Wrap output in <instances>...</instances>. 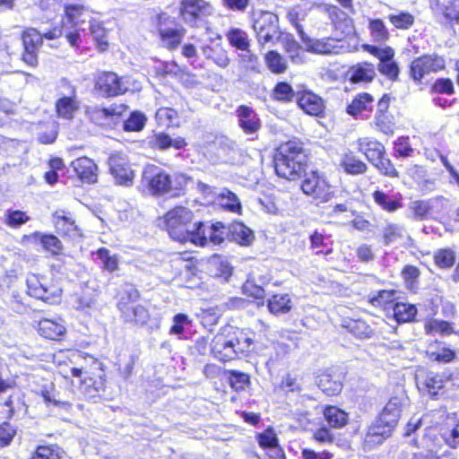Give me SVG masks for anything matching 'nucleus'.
Masks as SVG:
<instances>
[{"instance_id":"f257e3e1","label":"nucleus","mask_w":459,"mask_h":459,"mask_svg":"<svg viewBox=\"0 0 459 459\" xmlns=\"http://www.w3.org/2000/svg\"><path fill=\"white\" fill-rule=\"evenodd\" d=\"M65 18L66 21L63 22L62 29L54 28L41 34L37 30L30 28L23 32L24 52L22 54V60L26 64L31 66H35L38 64V50L42 44L43 38L47 39H57L64 32L68 42L72 46H75L80 37L79 30H83V25L92 22L91 13L83 5L77 4L66 6Z\"/></svg>"},{"instance_id":"f03ea898","label":"nucleus","mask_w":459,"mask_h":459,"mask_svg":"<svg viewBox=\"0 0 459 459\" xmlns=\"http://www.w3.org/2000/svg\"><path fill=\"white\" fill-rule=\"evenodd\" d=\"M160 221L175 240L182 243L189 241L202 247L207 243L204 230L202 231V222L194 221V213L186 207H174Z\"/></svg>"},{"instance_id":"7ed1b4c3","label":"nucleus","mask_w":459,"mask_h":459,"mask_svg":"<svg viewBox=\"0 0 459 459\" xmlns=\"http://www.w3.org/2000/svg\"><path fill=\"white\" fill-rule=\"evenodd\" d=\"M252 344L253 339L247 330L228 325L212 338L211 351L216 359L226 362L249 352Z\"/></svg>"},{"instance_id":"20e7f679","label":"nucleus","mask_w":459,"mask_h":459,"mask_svg":"<svg viewBox=\"0 0 459 459\" xmlns=\"http://www.w3.org/2000/svg\"><path fill=\"white\" fill-rule=\"evenodd\" d=\"M188 178L183 174L169 176L155 165H147L143 172V182L152 195H179Z\"/></svg>"},{"instance_id":"39448f33","label":"nucleus","mask_w":459,"mask_h":459,"mask_svg":"<svg viewBox=\"0 0 459 459\" xmlns=\"http://www.w3.org/2000/svg\"><path fill=\"white\" fill-rule=\"evenodd\" d=\"M306 156L300 143L288 142L281 144L274 158V169L278 176L289 179H297L304 170Z\"/></svg>"},{"instance_id":"423d86ee","label":"nucleus","mask_w":459,"mask_h":459,"mask_svg":"<svg viewBox=\"0 0 459 459\" xmlns=\"http://www.w3.org/2000/svg\"><path fill=\"white\" fill-rule=\"evenodd\" d=\"M295 27L300 34L301 40L306 49L309 52L321 55H337L345 52L348 48L342 39L331 37L320 39H309L305 35L302 27L299 23L296 22Z\"/></svg>"},{"instance_id":"0eeeda50","label":"nucleus","mask_w":459,"mask_h":459,"mask_svg":"<svg viewBox=\"0 0 459 459\" xmlns=\"http://www.w3.org/2000/svg\"><path fill=\"white\" fill-rule=\"evenodd\" d=\"M138 297V291L136 290H132L128 297V301L124 300L122 298L118 302L117 307L126 322L134 323L137 325H143L149 320L150 315L143 306L135 303Z\"/></svg>"},{"instance_id":"6e6552de","label":"nucleus","mask_w":459,"mask_h":459,"mask_svg":"<svg viewBox=\"0 0 459 459\" xmlns=\"http://www.w3.org/2000/svg\"><path fill=\"white\" fill-rule=\"evenodd\" d=\"M301 189L318 203L328 202L333 196V190L327 181L317 172L307 174L302 182Z\"/></svg>"},{"instance_id":"1a4fd4ad","label":"nucleus","mask_w":459,"mask_h":459,"mask_svg":"<svg viewBox=\"0 0 459 459\" xmlns=\"http://www.w3.org/2000/svg\"><path fill=\"white\" fill-rule=\"evenodd\" d=\"M179 13L186 23L195 27L200 18L213 13V8L205 0H181Z\"/></svg>"},{"instance_id":"9d476101","label":"nucleus","mask_w":459,"mask_h":459,"mask_svg":"<svg viewBox=\"0 0 459 459\" xmlns=\"http://www.w3.org/2000/svg\"><path fill=\"white\" fill-rule=\"evenodd\" d=\"M109 170L116 183L123 186L133 184L134 174L127 157L122 152H115L108 159Z\"/></svg>"},{"instance_id":"9b49d317","label":"nucleus","mask_w":459,"mask_h":459,"mask_svg":"<svg viewBox=\"0 0 459 459\" xmlns=\"http://www.w3.org/2000/svg\"><path fill=\"white\" fill-rule=\"evenodd\" d=\"M126 110V105L112 104L109 107L96 106L89 108L86 114L93 123L101 126H107L116 124Z\"/></svg>"},{"instance_id":"f8f14e48","label":"nucleus","mask_w":459,"mask_h":459,"mask_svg":"<svg viewBox=\"0 0 459 459\" xmlns=\"http://www.w3.org/2000/svg\"><path fill=\"white\" fill-rule=\"evenodd\" d=\"M445 66L446 62L442 56L437 55L423 56L412 61L411 74L414 81L420 82L426 74L441 71Z\"/></svg>"},{"instance_id":"ddd939ff","label":"nucleus","mask_w":459,"mask_h":459,"mask_svg":"<svg viewBox=\"0 0 459 459\" xmlns=\"http://www.w3.org/2000/svg\"><path fill=\"white\" fill-rule=\"evenodd\" d=\"M95 88L104 97L118 96L128 89L125 80L111 72L101 73L96 80Z\"/></svg>"},{"instance_id":"4468645a","label":"nucleus","mask_w":459,"mask_h":459,"mask_svg":"<svg viewBox=\"0 0 459 459\" xmlns=\"http://www.w3.org/2000/svg\"><path fill=\"white\" fill-rule=\"evenodd\" d=\"M253 27L258 42L264 45L271 42L278 33V17L273 13H264L255 20Z\"/></svg>"},{"instance_id":"2eb2a0df","label":"nucleus","mask_w":459,"mask_h":459,"mask_svg":"<svg viewBox=\"0 0 459 459\" xmlns=\"http://www.w3.org/2000/svg\"><path fill=\"white\" fill-rule=\"evenodd\" d=\"M53 221L56 230L73 239L82 237L81 228L76 224L73 214L65 210H57L53 214Z\"/></svg>"},{"instance_id":"dca6fc26","label":"nucleus","mask_w":459,"mask_h":459,"mask_svg":"<svg viewBox=\"0 0 459 459\" xmlns=\"http://www.w3.org/2000/svg\"><path fill=\"white\" fill-rule=\"evenodd\" d=\"M238 126L247 134L257 133L261 127V121L255 111L245 105L237 109Z\"/></svg>"},{"instance_id":"f3484780","label":"nucleus","mask_w":459,"mask_h":459,"mask_svg":"<svg viewBox=\"0 0 459 459\" xmlns=\"http://www.w3.org/2000/svg\"><path fill=\"white\" fill-rule=\"evenodd\" d=\"M79 359H82V355L76 351H59L54 355L53 361L58 366L64 365L67 368L60 371L65 377H67L68 371L73 377H81L82 370L75 366Z\"/></svg>"},{"instance_id":"a211bd4d","label":"nucleus","mask_w":459,"mask_h":459,"mask_svg":"<svg viewBox=\"0 0 459 459\" xmlns=\"http://www.w3.org/2000/svg\"><path fill=\"white\" fill-rule=\"evenodd\" d=\"M394 427L389 426L387 423L381 422L378 418L368 429L364 443L367 446L371 448L374 446L380 445L387 438Z\"/></svg>"},{"instance_id":"6ab92c4d","label":"nucleus","mask_w":459,"mask_h":459,"mask_svg":"<svg viewBox=\"0 0 459 459\" xmlns=\"http://www.w3.org/2000/svg\"><path fill=\"white\" fill-rule=\"evenodd\" d=\"M394 427L389 426L387 423L381 422L378 418L368 429L364 443L367 446L371 448L374 446L380 445L387 438Z\"/></svg>"},{"instance_id":"aec40b11","label":"nucleus","mask_w":459,"mask_h":459,"mask_svg":"<svg viewBox=\"0 0 459 459\" xmlns=\"http://www.w3.org/2000/svg\"><path fill=\"white\" fill-rule=\"evenodd\" d=\"M72 167L78 178L85 183H95L98 179L97 165L87 157H81L72 162Z\"/></svg>"},{"instance_id":"412c9836","label":"nucleus","mask_w":459,"mask_h":459,"mask_svg":"<svg viewBox=\"0 0 459 459\" xmlns=\"http://www.w3.org/2000/svg\"><path fill=\"white\" fill-rule=\"evenodd\" d=\"M226 37L231 46L237 48L239 50L247 51V54L242 55L241 57L243 60L244 58L247 57L251 66H254L256 63L257 57L255 55L250 54L248 51L249 40L247 32L240 29L235 28L230 30L227 32Z\"/></svg>"},{"instance_id":"4be33fe9","label":"nucleus","mask_w":459,"mask_h":459,"mask_svg":"<svg viewBox=\"0 0 459 459\" xmlns=\"http://www.w3.org/2000/svg\"><path fill=\"white\" fill-rule=\"evenodd\" d=\"M404 400L401 397L394 396L383 409L379 418L381 422L387 423L389 426L396 427L401 417Z\"/></svg>"},{"instance_id":"5701e85b","label":"nucleus","mask_w":459,"mask_h":459,"mask_svg":"<svg viewBox=\"0 0 459 459\" xmlns=\"http://www.w3.org/2000/svg\"><path fill=\"white\" fill-rule=\"evenodd\" d=\"M358 149L364 153L372 165L385 154V147L379 142L364 137L358 140Z\"/></svg>"},{"instance_id":"b1692460","label":"nucleus","mask_w":459,"mask_h":459,"mask_svg":"<svg viewBox=\"0 0 459 459\" xmlns=\"http://www.w3.org/2000/svg\"><path fill=\"white\" fill-rule=\"evenodd\" d=\"M39 333L50 340H56L65 333V326L62 319L43 318L38 325Z\"/></svg>"},{"instance_id":"393cba45","label":"nucleus","mask_w":459,"mask_h":459,"mask_svg":"<svg viewBox=\"0 0 459 459\" xmlns=\"http://www.w3.org/2000/svg\"><path fill=\"white\" fill-rule=\"evenodd\" d=\"M298 104L301 109L311 116H319L325 109L323 100L310 91L303 92L298 98Z\"/></svg>"},{"instance_id":"a878e982","label":"nucleus","mask_w":459,"mask_h":459,"mask_svg":"<svg viewBox=\"0 0 459 459\" xmlns=\"http://www.w3.org/2000/svg\"><path fill=\"white\" fill-rule=\"evenodd\" d=\"M374 98L366 92L358 94L347 107V113L354 117H362L363 112L372 110Z\"/></svg>"},{"instance_id":"bb28decb","label":"nucleus","mask_w":459,"mask_h":459,"mask_svg":"<svg viewBox=\"0 0 459 459\" xmlns=\"http://www.w3.org/2000/svg\"><path fill=\"white\" fill-rule=\"evenodd\" d=\"M149 143L152 148L162 151L167 150L169 147L180 150L186 145L185 138L180 136L177 138H171L169 135L164 133L155 134L151 137Z\"/></svg>"},{"instance_id":"cd10ccee","label":"nucleus","mask_w":459,"mask_h":459,"mask_svg":"<svg viewBox=\"0 0 459 459\" xmlns=\"http://www.w3.org/2000/svg\"><path fill=\"white\" fill-rule=\"evenodd\" d=\"M374 202L385 212H394L403 207L402 195L400 194L388 195L382 191L373 193Z\"/></svg>"},{"instance_id":"c85d7f7f","label":"nucleus","mask_w":459,"mask_h":459,"mask_svg":"<svg viewBox=\"0 0 459 459\" xmlns=\"http://www.w3.org/2000/svg\"><path fill=\"white\" fill-rule=\"evenodd\" d=\"M56 112L59 117L72 119L74 114L79 108V102L75 100V91H72V96L60 98L56 103Z\"/></svg>"},{"instance_id":"c756f323","label":"nucleus","mask_w":459,"mask_h":459,"mask_svg":"<svg viewBox=\"0 0 459 459\" xmlns=\"http://www.w3.org/2000/svg\"><path fill=\"white\" fill-rule=\"evenodd\" d=\"M159 31L162 45L169 49L178 48L186 33L183 27L177 29L160 28Z\"/></svg>"},{"instance_id":"7c9ffc66","label":"nucleus","mask_w":459,"mask_h":459,"mask_svg":"<svg viewBox=\"0 0 459 459\" xmlns=\"http://www.w3.org/2000/svg\"><path fill=\"white\" fill-rule=\"evenodd\" d=\"M105 388V379L102 374L85 377L82 380L81 390L89 398H93Z\"/></svg>"},{"instance_id":"2f4dec72","label":"nucleus","mask_w":459,"mask_h":459,"mask_svg":"<svg viewBox=\"0 0 459 459\" xmlns=\"http://www.w3.org/2000/svg\"><path fill=\"white\" fill-rule=\"evenodd\" d=\"M203 54L206 58L212 60L220 67L225 68L230 64L227 51L220 43L203 47Z\"/></svg>"},{"instance_id":"473e14b6","label":"nucleus","mask_w":459,"mask_h":459,"mask_svg":"<svg viewBox=\"0 0 459 459\" xmlns=\"http://www.w3.org/2000/svg\"><path fill=\"white\" fill-rule=\"evenodd\" d=\"M316 385L327 395H336L342 389V382L326 372L316 377Z\"/></svg>"},{"instance_id":"72a5a7b5","label":"nucleus","mask_w":459,"mask_h":459,"mask_svg":"<svg viewBox=\"0 0 459 459\" xmlns=\"http://www.w3.org/2000/svg\"><path fill=\"white\" fill-rule=\"evenodd\" d=\"M214 202L225 210L232 212L239 213L241 210V204L237 195L228 190L223 189L220 193L215 195Z\"/></svg>"},{"instance_id":"f704fd0d","label":"nucleus","mask_w":459,"mask_h":459,"mask_svg":"<svg viewBox=\"0 0 459 459\" xmlns=\"http://www.w3.org/2000/svg\"><path fill=\"white\" fill-rule=\"evenodd\" d=\"M351 81L353 82H368L376 75L372 64L364 63L352 66L349 71Z\"/></svg>"},{"instance_id":"c9c22d12","label":"nucleus","mask_w":459,"mask_h":459,"mask_svg":"<svg viewBox=\"0 0 459 459\" xmlns=\"http://www.w3.org/2000/svg\"><path fill=\"white\" fill-rule=\"evenodd\" d=\"M203 230H204V236L207 238V243L205 245L208 243L213 245L221 244L229 232V230H227L221 222H216L212 226H205L202 222V231Z\"/></svg>"},{"instance_id":"e433bc0d","label":"nucleus","mask_w":459,"mask_h":459,"mask_svg":"<svg viewBox=\"0 0 459 459\" xmlns=\"http://www.w3.org/2000/svg\"><path fill=\"white\" fill-rule=\"evenodd\" d=\"M229 232L232 239L241 246H248L254 240L253 231L240 222H234L230 225Z\"/></svg>"},{"instance_id":"4c0bfd02","label":"nucleus","mask_w":459,"mask_h":459,"mask_svg":"<svg viewBox=\"0 0 459 459\" xmlns=\"http://www.w3.org/2000/svg\"><path fill=\"white\" fill-rule=\"evenodd\" d=\"M267 307L272 314H285L290 311L292 302L288 294H276L268 299Z\"/></svg>"},{"instance_id":"58836bf2","label":"nucleus","mask_w":459,"mask_h":459,"mask_svg":"<svg viewBox=\"0 0 459 459\" xmlns=\"http://www.w3.org/2000/svg\"><path fill=\"white\" fill-rule=\"evenodd\" d=\"M341 167L348 174L358 175L367 170V165L351 152L345 153L340 163Z\"/></svg>"},{"instance_id":"ea45409f","label":"nucleus","mask_w":459,"mask_h":459,"mask_svg":"<svg viewBox=\"0 0 459 459\" xmlns=\"http://www.w3.org/2000/svg\"><path fill=\"white\" fill-rule=\"evenodd\" d=\"M393 316L398 323H407L413 320L417 308L413 305L397 302L392 306Z\"/></svg>"},{"instance_id":"a19ab883","label":"nucleus","mask_w":459,"mask_h":459,"mask_svg":"<svg viewBox=\"0 0 459 459\" xmlns=\"http://www.w3.org/2000/svg\"><path fill=\"white\" fill-rule=\"evenodd\" d=\"M324 416L333 428H342L348 422V414L335 406L326 407L324 410Z\"/></svg>"},{"instance_id":"79ce46f5","label":"nucleus","mask_w":459,"mask_h":459,"mask_svg":"<svg viewBox=\"0 0 459 459\" xmlns=\"http://www.w3.org/2000/svg\"><path fill=\"white\" fill-rule=\"evenodd\" d=\"M344 326L347 330L360 339L370 338L373 335V329L363 320L349 319L345 321Z\"/></svg>"},{"instance_id":"37998d69","label":"nucleus","mask_w":459,"mask_h":459,"mask_svg":"<svg viewBox=\"0 0 459 459\" xmlns=\"http://www.w3.org/2000/svg\"><path fill=\"white\" fill-rule=\"evenodd\" d=\"M440 201L441 200L437 198L427 201H413L411 203L410 209L413 212L416 219L423 220L428 216L430 211L439 204Z\"/></svg>"},{"instance_id":"c03bdc74","label":"nucleus","mask_w":459,"mask_h":459,"mask_svg":"<svg viewBox=\"0 0 459 459\" xmlns=\"http://www.w3.org/2000/svg\"><path fill=\"white\" fill-rule=\"evenodd\" d=\"M424 330L427 334L439 333L441 335H450L455 333L450 323L437 319L427 321L424 325Z\"/></svg>"},{"instance_id":"a18cd8bd","label":"nucleus","mask_w":459,"mask_h":459,"mask_svg":"<svg viewBox=\"0 0 459 459\" xmlns=\"http://www.w3.org/2000/svg\"><path fill=\"white\" fill-rule=\"evenodd\" d=\"M407 173L420 186L428 189L434 187V181L428 178L427 170L423 167L419 165L411 166L408 168Z\"/></svg>"},{"instance_id":"49530a36","label":"nucleus","mask_w":459,"mask_h":459,"mask_svg":"<svg viewBox=\"0 0 459 459\" xmlns=\"http://www.w3.org/2000/svg\"><path fill=\"white\" fill-rule=\"evenodd\" d=\"M265 63L273 74H282L287 69L284 58L276 51H269L265 56Z\"/></svg>"},{"instance_id":"de8ad7c7","label":"nucleus","mask_w":459,"mask_h":459,"mask_svg":"<svg viewBox=\"0 0 459 459\" xmlns=\"http://www.w3.org/2000/svg\"><path fill=\"white\" fill-rule=\"evenodd\" d=\"M147 118L140 111H134L130 117L124 122V130L127 132H140L143 129Z\"/></svg>"},{"instance_id":"09e8293b","label":"nucleus","mask_w":459,"mask_h":459,"mask_svg":"<svg viewBox=\"0 0 459 459\" xmlns=\"http://www.w3.org/2000/svg\"><path fill=\"white\" fill-rule=\"evenodd\" d=\"M435 264L440 268H450L455 262V252L451 248H440L435 252Z\"/></svg>"},{"instance_id":"8fccbe9b","label":"nucleus","mask_w":459,"mask_h":459,"mask_svg":"<svg viewBox=\"0 0 459 459\" xmlns=\"http://www.w3.org/2000/svg\"><path fill=\"white\" fill-rule=\"evenodd\" d=\"M156 120L162 126H173L178 125V112L170 108H160L156 112Z\"/></svg>"},{"instance_id":"3c124183","label":"nucleus","mask_w":459,"mask_h":459,"mask_svg":"<svg viewBox=\"0 0 459 459\" xmlns=\"http://www.w3.org/2000/svg\"><path fill=\"white\" fill-rule=\"evenodd\" d=\"M47 280L45 278H40L37 275H30L27 279V287H28V293L36 299H39V297H42L43 294H45L47 285Z\"/></svg>"},{"instance_id":"603ef678","label":"nucleus","mask_w":459,"mask_h":459,"mask_svg":"<svg viewBox=\"0 0 459 459\" xmlns=\"http://www.w3.org/2000/svg\"><path fill=\"white\" fill-rule=\"evenodd\" d=\"M369 30L376 42L384 43L389 39V32L382 20H370Z\"/></svg>"},{"instance_id":"864d4df0","label":"nucleus","mask_w":459,"mask_h":459,"mask_svg":"<svg viewBox=\"0 0 459 459\" xmlns=\"http://www.w3.org/2000/svg\"><path fill=\"white\" fill-rule=\"evenodd\" d=\"M390 22L397 29L407 30L414 23V16L410 13L399 12L388 16Z\"/></svg>"},{"instance_id":"5fc2aeb1","label":"nucleus","mask_w":459,"mask_h":459,"mask_svg":"<svg viewBox=\"0 0 459 459\" xmlns=\"http://www.w3.org/2000/svg\"><path fill=\"white\" fill-rule=\"evenodd\" d=\"M404 237V230L402 226L394 223L387 224L383 229V238L385 245H390Z\"/></svg>"},{"instance_id":"6e6d98bb","label":"nucleus","mask_w":459,"mask_h":459,"mask_svg":"<svg viewBox=\"0 0 459 459\" xmlns=\"http://www.w3.org/2000/svg\"><path fill=\"white\" fill-rule=\"evenodd\" d=\"M90 30L94 39L97 41L98 48L100 51H105L108 48L107 31L102 24L99 22H91Z\"/></svg>"},{"instance_id":"4d7b16f0","label":"nucleus","mask_w":459,"mask_h":459,"mask_svg":"<svg viewBox=\"0 0 459 459\" xmlns=\"http://www.w3.org/2000/svg\"><path fill=\"white\" fill-rule=\"evenodd\" d=\"M363 49L379 59V63L394 60V50L391 47L378 48L372 45H363Z\"/></svg>"},{"instance_id":"13d9d810","label":"nucleus","mask_w":459,"mask_h":459,"mask_svg":"<svg viewBox=\"0 0 459 459\" xmlns=\"http://www.w3.org/2000/svg\"><path fill=\"white\" fill-rule=\"evenodd\" d=\"M97 257L101 261L104 269L114 272L118 268V258L116 255H110L107 248H100L96 252Z\"/></svg>"},{"instance_id":"bf43d9fd","label":"nucleus","mask_w":459,"mask_h":459,"mask_svg":"<svg viewBox=\"0 0 459 459\" xmlns=\"http://www.w3.org/2000/svg\"><path fill=\"white\" fill-rule=\"evenodd\" d=\"M36 236H39L40 244L42 245L43 248L50 252L52 255H57L62 251L63 245L57 237L54 235L39 234H36Z\"/></svg>"},{"instance_id":"052dcab7","label":"nucleus","mask_w":459,"mask_h":459,"mask_svg":"<svg viewBox=\"0 0 459 459\" xmlns=\"http://www.w3.org/2000/svg\"><path fill=\"white\" fill-rule=\"evenodd\" d=\"M273 98L279 101L288 102L294 98V91L287 82H279L273 89Z\"/></svg>"},{"instance_id":"680f3d73","label":"nucleus","mask_w":459,"mask_h":459,"mask_svg":"<svg viewBox=\"0 0 459 459\" xmlns=\"http://www.w3.org/2000/svg\"><path fill=\"white\" fill-rule=\"evenodd\" d=\"M375 125L385 134H393L394 132V117L389 113L375 116Z\"/></svg>"},{"instance_id":"e2e57ef3","label":"nucleus","mask_w":459,"mask_h":459,"mask_svg":"<svg viewBox=\"0 0 459 459\" xmlns=\"http://www.w3.org/2000/svg\"><path fill=\"white\" fill-rule=\"evenodd\" d=\"M444 385L445 378L441 375L435 373L428 374L425 380V385L429 394H437L439 390L444 387Z\"/></svg>"},{"instance_id":"0e129e2a","label":"nucleus","mask_w":459,"mask_h":459,"mask_svg":"<svg viewBox=\"0 0 459 459\" xmlns=\"http://www.w3.org/2000/svg\"><path fill=\"white\" fill-rule=\"evenodd\" d=\"M30 220V217L22 211H8L5 215V223L12 227L15 228L26 223Z\"/></svg>"},{"instance_id":"69168bd1","label":"nucleus","mask_w":459,"mask_h":459,"mask_svg":"<svg viewBox=\"0 0 459 459\" xmlns=\"http://www.w3.org/2000/svg\"><path fill=\"white\" fill-rule=\"evenodd\" d=\"M45 288V294H43L42 297H39V299L48 304H57L61 299L62 290L56 285L48 283Z\"/></svg>"},{"instance_id":"338daca9","label":"nucleus","mask_w":459,"mask_h":459,"mask_svg":"<svg viewBox=\"0 0 459 459\" xmlns=\"http://www.w3.org/2000/svg\"><path fill=\"white\" fill-rule=\"evenodd\" d=\"M259 445L264 448H274L278 446V437L271 429L257 436Z\"/></svg>"},{"instance_id":"774afa93","label":"nucleus","mask_w":459,"mask_h":459,"mask_svg":"<svg viewBox=\"0 0 459 459\" xmlns=\"http://www.w3.org/2000/svg\"><path fill=\"white\" fill-rule=\"evenodd\" d=\"M32 459H60L59 450L54 446H39L34 453Z\"/></svg>"}]
</instances>
